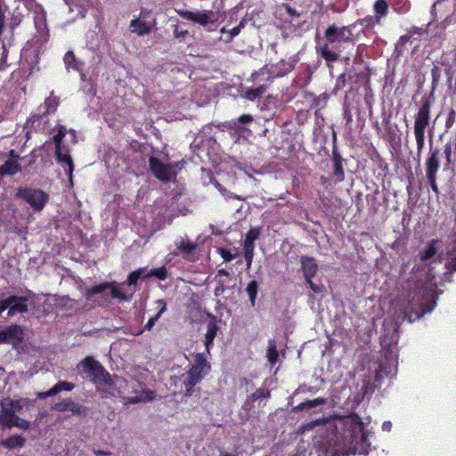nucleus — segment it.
Listing matches in <instances>:
<instances>
[{
    "label": "nucleus",
    "instance_id": "obj_1",
    "mask_svg": "<svg viewBox=\"0 0 456 456\" xmlns=\"http://www.w3.org/2000/svg\"><path fill=\"white\" fill-rule=\"evenodd\" d=\"M316 430L313 436L314 444L320 450L354 448L368 442V431L362 419L356 414L341 416L338 414L317 418L300 425L297 434L303 435Z\"/></svg>",
    "mask_w": 456,
    "mask_h": 456
},
{
    "label": "nucleus",
    "instance_id": "obj_2",
    "mask_svg": "<svg viewBox=\"0 0 456 456\" xmlns=\"http://www.w3.org/2000/svg\"><path fill=\"white\" fill-rule=\"evenodd\" d=\"M435 274L429 270L426 273L425 281H418L413 289H411L407 297L399 300L395 306V321L398 325L404 320L409 322H415L425 314L430 313L436 306Z\"/></svg>",
    "mask_w": 456,
    "mask_h": 456
},
{
    "label": "nucleus",
    "instance_id": "obj_3",
    "mask_svg": "<svg viewBox=\"0 0 456 456\" xmlns=\"http://www.w3.org/2000/svg\"><path fill=\"white\" fill-rule=\"evenodd\" d=\"M354 26L338 27L332 24L324 32V37L317 43L316 52L328 63L338 60L345 43H354L356 37L354 34Z\"/></svg>",
    "mask_w": 456,
    "mask_h": 456
},
{
    "label": "nucleus",
    "instance_id": "obj_4",
    "mask_svg": "<svg viewBox=\"0 0 456 456\" xmlns=\"http://www.w3.org/2000/svg\"><path fill=\"white\" fill-rule=\"evenodd\" d=\"M77 370L97 385H107L110 387L119 389L125 384L121 378L118 376L111 377L104 367L91 356L86 357L77 364Z\"/></svg>",
    "mask_w": 456,
    "mask_h": 456
},
{
    "label": "nucleus",
    "instance_id": "obj_5",
    "mask_svg": "<svg viewBox=\"0 0 456 456\" xmlns=\"http://www.w3.org/2000/svg\"><path fill=\"white\" fill-rule=\"evenodd\" d=\"M210 363L203 354H197L191 368L182 376L181 381L184 385V395H190V391L209 371Z\"/></svg>",
    "mask_w": 456,
    "mask_h": 456
},
{
    "label": "nucleus",
    "instance_id": "obj_6",
    "mask_svg": "<svg viewBox=\"0 0 456 456\" xmlns=\"http://www.w3.org/2000/svg\"><path fill=\"white\" fill-rule=\"evenodd\" d=\"M107 290L110 291L111 298L118 299L120 302L130 301L135 292L134 288H125L124 284L117 286L114 282H104L86 289L85 297L89 300L93 296Z\"/></svg>",
    "mask_w": 456,
    "mask_h": 456
},
{
    "label": "nucleus",
    "instance_id": "obj_7",
    "mask_svg": "<svg viewBox=\"0 0 456 456\" xmlns=\"http://www.w3.org/2000/svg\"><path fill=\"white\" fill-rule=\"evenodd\" d=\"M430 122V103L425 102L419 109L414 120V135L417 142L418 155L420 156L425 144V131Z\"/></svg>",
    "mask_w": 456,
    "mask_h": 456
},
{
    "label": "nucleus",
    "instance_id": "obj_8",
    "mask_svg": "<svg viewBox=\"0 0 456 456\" xmlns=\"http://www.w3.org/2000/svg\"><path fill=\"white\" fill-rule=\"evenodd\" d=\"M67 133L68 132L65 127L61 126L58 130V133L53 136V142L55 143V155L57 160L63 166L69 175V182L72 183L74 165L69 155V150L63 144V138Z\"/></svg>",
    "mask_w": 456,
    "mask_h": 456
},
{
    "label": "nucleus",
    "instance_id": "obj_9",
    "mask_svg": "<svg viewBox=\"0 0 456 456\" xmlns=\"http://www.w3.org/2000/svg\"><path fill=\"white\" fill-rule=\"evenodd\" d=\"M17 196L29 204L36 211L42 210L49 200V195L39 189L19 188Z\"/></svg>",
    "mask_w": 456,
    "mask_h": 456
},
{
    "label": "nucleus",
    "instance_id": "obj_10",
    "mask_svg": "<svg viewBox=\"0 0 456 456\" xmlns=\"http://www.w3.org/2000/svg\"><path fill=\"white\" fill-rule=\"evenodd\" d=\"M295 62V60H291L289 61L281 60L276 64H272L270 66L265 65L263 68H261L258 71L254 72L252 74V78L256 80L258 78L259 76L265 75L268 76V79H273L274 77L285 76L294 69Z\"/></svg>",
    "mask_w": 456,
    "mask_h": 456
},
{
    "label": "nucleus",
    "instance_id": "obj_11",
    "mask_svg": "<svg viewBox=\"0 0 456 456\" xmlns=\"http://www.w3.org/2000/svg\"><path fill=\"white\" fill-rule=\"evenodd\" d=\"M150 168L153 175L160 181L167 183L175 178V168L180 165L179 162L171 165L161 162L155 157H151L149 159Z\"/></svg>",
    "mask_w": 456,
    "mask_h": 456
},
{
    "label": "nucleus",
    "instance_id": "obj_12",
    "mask_svg": "<svg viewBox=\"0 0 456 456\" xmlns=\"http://www.w3.org/2000/svg\"><path fill=\"white\" fill-rule=\"evenodd\" d=\"M1 401L2 411L0 412V429H12L15 426L16 412L20 411L21 405L20 401Z\"/></svg>",
    "mask_w": 456,
    "mask_h": 456
},
{
    "label": "nucleus",
    "instance_id": "obj_13",
    "mask_svg": "<svg viewBox=\"0 0 456 456\" xmlns=\"http://www.w3.org/2000/svg\"><path fill=\"white\" fill-rule=\"evenodd\" d=\"M176 12L183 19L199 23L202 26H206L208 23L215 21L214 12L212 11L191 12L187 10H177Z\"/></svg>",
    "mask_w": 456,
    "mask_h": 456
},
{
    "label": "nucleus",
    "instance_id": "obj_14",
    "mask_svg": "<svg viewBox=\"0 0 456 456\" xmlns=\"http://www.w3.org/2000/svg\"><path fill=\"white\" fill-rule=\"evenodd\" d=\"M23 339L22 329L19 325L0 328V344H17Z\"/></svg>",
    "mask_w": 456,
    "mask_h": 456
},
{
    "label": "nucleus",
    "instance_id": "obj_15",
    "mask_svg": "<svg viewBox=\"0 0 456 456\" xmlns=\"http://www.w3.org/2000/svg\"><path fill=\"white\" fill-rule=\"evenodd\" d=\"M28 299L25 297L10 296L7 297V304L9 305L8 316L12 317L17 314H23L28 312Z\"/></svg>",
    "mask_w": 456,
    "mask_h": 456
},
{
    "label": "nucleus",
    "instance_id": "obj_16",
    "mask_svg": "<svg viewBox=\"0 0 456 456\" xmlns=\"http://www.w3.org/2000/svg\"><path fill=\"white\" fill-rule=\"evenodd\" d=\"M300 262L305 281H310L317 272L316 261L310 256H302Z\"/></svg>",
    "mask_w": 456,
    "mask_h": 456
},
{
    "label": "nucleus",
    "instance_id": "obj_17",
    "mask_svg": "<svg viewBox=\"0 0 456 456\" xmlns=\"http://www.w3.org/2000/svg\"><path fill=\"white\" fill-rule=\"evenodd\" d=\"M10 155L12 158L9 159L4 165L0 166V175H12L20 170V166L18 163L17 156L14 155V151H11Z\"/></svg>",
    "mask_w": 456,
    "mask_h": 456
},
{
    "label": "nucleus",
    "instance_id": "obj_18",
    "mask_svg": "<svg viewBox=\"0 0 456 456\" xmlns=\"http://www.w3.org/2000/svg\"><path fill=\"white\" fill-rule=\"evenodd\" d=\"M26 438L21 435H12L6 439L0 441V446L11 451L25 446Z\"/></svg>",
    "mask_w": 456,
    "mask_h": 456
},
{
    "label": "nucleus",
    "instance_id": "obj_19",
    "mask_svg": "<svg viewBox=\"0 0 456 456\" xmlns=\"http://www.w3.org/2000/svg\"><path fill=\"white\" fill-rule=\"evenodd\" d=\"M375 24H379L378 20H376V18L374 16L369 15L363 19L357 20L350 26H354V34L357 38L360 33H362L364 29L372 28Z\"/></svg>",
    "mask_w": 456,
    "mask_h": 456
},
{
    "label": "nucleus",
    "instance_id": "obj_20",
    "mask_svg": "<svg viewBox=\"0 0 456 456\" xmlns=\"http://www.w3.org/2000/svg\"><path fill=\"white\" fill-rule=\"evenodd\" d=\"M427 166V178H433V175H436V172L439 169V151L434 150L430 151V155L426 163Z\"/></svg>",
    "mask_w": 456,
    "mask_h": 456
},
{
    "label": "nucleus",
    "instance_id": "obj_21",
    "mask_svg": "<svg viewBox=\"0 0 456 456\" xmlns=\"http://www.w3.org/2000/svg\"><path fill=\"white\" fill-rule=\"evenodd\" d=\"M151 24L137 18L131 20L129 28L132 33L138 36H144L151 32Z\"/></svg>",
    "mask_w": 456,
    "mask_h": 456
},
{
    "label": "nucleus",
    "instance_id": "obj_22",
    "mask_svg": "<svg viewBox=\"0 0 456 456\" xmlns=\"http://www.w3.org/2000/svg\"><path fill=\"white\" fill-rule=\"evenodd\" d=\"M260 232L257 228H251L246 234L244 243H243V251L244 252H251L254 253L255 249V241L259 238Z\"/></svg>",
    "mask_w": 456,
    "mask_h": 456
},
{
    "label": "nucleus",
    "instance_id": "obj_23",
    "mask_svg": "<svg viewBox=\"0 0 456 456\" xmlns=\"http://www.w3.org/2000/svg\"><path fill=\"white\" fill-rule=\"evenodd\" d=\"M74 387H75V385L71 382L59 381L51 389L47 390L45 393H41L39 395L41 397L54 396L61 391H63V390L71 391Z\"/></svg>",
    "mask_w": 456,
    "mask_h": 456
},
{
    "label": "nucleus",
    "instance_id": "obj_24",
    "mask_svg": "<svg viewBox=\"0 0 456 456\" xmlns=\"http://www.w3.org/2000/svg\"><path fill=\"white\" fill-rule=\"evenodd\" d=\"M436 243L437 240H431L428 243V248L419 251V259L423 265H428V261L434 258L436 255Z\"/></svg>",
    "mask_w": 456,
    "mask_h": 456
},
{
    "label": "nucleus",
    "instance_id": "obj_25",
    "mask_svg": "<svg viewBox=\"0 0 456 456\" xmlns=\"http://www.w3.org/2000/svg\"><path fill=\"white\" fill-rule=\"evenodd\" d=\"M266 89L267 87L265 85H261L256 88H247L244 91L242 97L248 101L254 102L256 99L261 98L266 92Z\"/></svg>",
    "mask_w": 456,
    "mask_h": 456
},
{
    "label": "nucleus",
    "instance_id": "obj_26",
    "mask_svg": "<svg viewBox=\"0 0 456 456\" xmlns=\"http://www.w3.org/2000/svg\"><path fill=\"white\" fill-rule=\"evenodd\" d=\"M175 246L179 252L187 256L196 249V244L184 238H179L175 240Z\"/></svg>",
    "mask_w": 456,
    "mask_h": 456
},
{
    "label": "nucleus",
    "instance_id": "obj_27",
    "mask_svg": "<svg viewBox=\"0 0 456 456\" xmlns=\"http://www.w3.org/2000/svg\"><path fill=\"white\" fill-rule=\"evenodd\" d=\"M53 408L60 411H71L73 413H76L78 415H80V414H82V412H84V410H82L80 406L75 405L74 401L59 402L54 405Z\"/></svg>",
    "mask_w": 456,
    "mask_h": 456
},
{
    "label": "nucleus",
    "instance_id": "obj_28",
    "mask_svg": "<svg viewBox=\"0 0 456 456\" xmlns=\"http://www.w3.org/2000/svg\"><path fill=\"white\" fill-rule=\"evenodd\" d=\"M375 18L378 23H380L382 18L386 17L388 12V5L386 0H377L374 4Z\"/></svg>",
    "mask_w": 456,
    "mask_h": 456
},
{
    "label": "nucleus",
    "instance_id": "obj_29",
    "mask_svg": "<svg viewBox=\"0 0 456 456\" xmlns=\"http://www.w3.org/2000/svg\"><path fill=\"white\" fill-rule=\"evenodd\" d=\"M216 332H217V327L216 324L208 325L207 332L205 334V341H204L208 354H209V349L213 345V341L216 336Z\"/></svg>",
    "mask_w": 456,
    "mask_h": 456
},
{
    "label": "nucleus",
    "instance_id": "obj_30",
    "mask_svg": "<svg viewBox=\"0 0 456 456\" xmlns=\"http://www.w3.org/2000/svg\"><path fill=\"white\" fill-rule=\"evenodd\" d=\"M252 121H253V117L251 115L243 114L239 118L232 119L229 123V126L232 129L240 130V129H243V127L241 126L242 125L249 124Z\"/></svg>",
    "mask_w": 456,
    "mask_h": 456
},
{
    "label": "nucleus",
    "instance_id": "obj_31",
    "mask_svg": "<svg viewBox=\"0 0 456 456\" xmlns=\"http://www.w3.org/2000/svg\"><path fill=\"white\" fill-rule=\"evenodd\" d=\"M140 278H148L146 268H139L129 274L127 279L128 287L134 286Z\"/></svg>",
    "mask_w": 456,
    "mask_h": 456
},
{
    "label": "nucleus",
    "instance_id": "obj_32",
    "mask_svg": "<svg viewBox=\"0 0 456 456\" xmlns=\"http://www.w3.org/2000/svg\"><path fill=\"white\" fill-rule=\"evenodd\" d=\"M333 168L334 176L337 177L338 181H342L344 179V169L341 157L338 155H334L333 157Z\"/></svg>",
    "mask_w": 456,
    "mask_h": 456
},
{
    "label": "nucleus",
    "instance_id": "obj_33",
    "mask_svg": "<svg viewBox=\"0 0 456 456\" xmlns=\"http://www.w3.org/2000/svg\"><path fill=\"white\" fill-rule=\"evenodd\" d=\"M266 356L268 362L272 365H274L278 362L279 353L277 351L276 345L273 340H270L268 343Z\"/></svg>",
    "mask_w": 456,
    "mask_h": 456
},
{
    "label": "nucleus",
    "instance_id": "obj_34",
    "mask_svg": "<svg viewBox=\"0 0 456 456\" xmlns=\"http://www.w3.org/2000/svg\"><path fill=\"white\" fill-rule=\"evenodd\" d=\"M157 303L160 305V309L159 310L158 314L155 316L150 318V320L144 326V330H151L152 327L155 325L156 322L167 310L166 304L162 300H159Z\"/></svg>",
    "mask_w": 456,
    "mask_h": 456
},
{
    "label": "nucleus",
    "instance_id": "obj_35",
    "mask_svg": "<svg viewBox=\"0 0 456 456\" xmlns=\"http://www.w3.org/2000/svg\"><path fill=\"white\" fill-rule=\"evenodd\" d=\"M327 401H305L295 406L296 411L316 409L317 407L324 404Z\"/></svg>",
    "mask_w": 456,
    "mask_h": 456
},
{
    "label": "nucleus",
    "instance_id": "obj_36",
    "mask_svg": "<svg viewBox=\"0 0 456 456\" xmlns=\"http://www.w3.org/2000/svg\"><path fill=\"white\" fill-rule=\"evenodd\" d=\"M257 289H258V285L256 281H251L246 288V291L248 295L249 301H250V304L252 306H254L256 305Z\"/></svg>",
    "mask_w": 456,
    "mask_h": 456
},
{
    "label": "nucleus",
    "instance_id": "obj_37",
    "mask_svg": "<svg viewBox=\"0 0 456 456\" xmlns=\"http://www.w3.org/2000/svg\"><path fill=\"white\" fill-rule=\"evenodd\" d=\"M64 62L66 64V67L68 69H80V64L79 62L77 61L73 52L69 51L68 52L65 56H64Z\"/></svg>",
    "mask_w": 456,
    "mask_h": 456
},
{
    "label": "nucleus",
    "instance_id": "obj_38",
    "mask_svg": "<svg viewBox=\"0 0 456 456\" xmlns=\"http://www.w3.org/2000/svg\"><path fill=\"white\" fill-rule=\"evenodd\" d=\"M59 104L58 99L53 96L50 95L45 102L44 107L45 109L44 113H50L55 111Z\"/></svg>",
    "mask_w": 456,
    "mask_h": 456
},
{
    "label": "nucleus",
    "instance_id": "obj_39",
    "mask_svg": "<svg viewBox=\"0 0 456 456\" xmlns=\"http://www.w3.org/2000/svg\"><path fill=\"white\" fill-rule=\"evenodd\" d=\"M146 273H148V278L151 277V276H155L161 281L166 280L167 277V270L165 266H162V267H159L157 269H152L150 271H148L146 269Z\"/></svg>",
    "mask_w": 456,
    "mask_h": 456
},
{
    "label": "nucleus",
    "instance_id": "obj_40",
    "mask_svg": "<svg viewBox=\"0 0 456 456\" xmlns=\"http://www.w3.org/2000/svg\"><path fill=\"white\" fill-rule=\"evenodd\" d=\"M379 368L380 371L379 373L375 374V382L379 381L382 379L383 375H386L388 377V376H393L395 373V371H394L392 370V368H390L389 370H387V367H386L385 363L379 364Z\"/></svg>",
    "mask_w": 456,
    "mask_h": 456
},
{
    "label": "nucleus",
    "instance_id": "obj_41",
    "mask_svg": "<svg viewBox=\"0 0 456 456\" xmlns=\"http://www.w3.org/2000/svg\"><path fill=\"white\" fill-rule=\"evenodd\" d=\"M15 426L16 428H19L22 430H28L30 428V422L28 420H25L21 418H20L18 415H16L15 418Z\"/></svg>",
    "mask_w": 456,
    "mask_h": 456
},
{
    "label": "nucleus",
    "instance_id": "obj_42",
    "mask_svg": "<svg viewBox=\"0 0 456 456\" xmlns=\"http://www.w3.org/2000/svg\"><path fill=\"white\" fill-rule=\"evenodd\" d=\"M444 154L448 163L456 161V159H454V151L452 152V145L450 142L445 145Z\"/></svg>",
    "mask_w": 456,
    "mask_h": 456
},
{
    "label": "nucleus",
    "instance_id": "obj_43",
    "mask_svg": "<svg viewBox=\"0 0 456 456\" xmlns=\"http://www.w3.org/2000/svg\"><path fill=\"white\" fill-rule=\"evenodd\" d=\"M218 253L224 261H231L235 257L229 250L225 248H218Z\"/></svg>",
    "mask_w": 456,
    "mask_h": 456
},
{
    "label": "nucleus",
    "instance_id": "obj_44",
    "mask_svg": "<svg viewBox=\"0 0 456 456\" xmlns=\"http://www.w3.org/2000/svg\"><path fill=\"white\" fill-rule=\"evenodd\" d=\"M189 35L187 29H180L177 26L174 29V36L177 39H183Z\"/></svg>",
    "mask_w": 456,
    "mask_h": 456
},
{
    "label": "nucleus",
    "instance_id": "obj_45",
    "mask_svg": "<svg viewBox=\"0 0 456 456\" xmlns=\"http://www.w3.org/2000/svg\"><path fill=\"white\" fill-rule=\"evenodd\" d=\"M281 9H284L285 12L290 15L291 17H299V13L297 12L296 9L292 8L289 4H282L281 5Z\"/></svg>",
    "mask_w": 456,
    "mask_h": 456
},
{
    "label": "nucleus",
    "instance_id": "obj_46",
    "mask_svg": "<svg viewBox=\"0 0 456 456\" xmlns=\"http://www.w3.org/2000/svg\"><path fill=\"white\" fill-rule=\"evenodd\" d=\"M448 255L450 261L447 263V265L449 268H452L454 271H456V249L449 251Z\"/></svg>",
    "mask_w": 456,
    "mask_h": 456
},
{
    "label": "nucleus",
    "instance_id": "obj_47",
    "mask_svg": "<svg viewBox=\"0 0 456 456\" xmlns=\"http://www.w3.org/2000/svg\"><path fill=\"white\" fill-rule=\"evenodd\" d=\"M455 118H456V112L454 110H451L448 114L446 122H445L446 127H448V128L451 127L453 125V123L455 122Z\"/></svg>",
    "mask_w": 456,
    "mask_h": 456
},
{
    "label": "nucleus",
    "instance_id": "obj_48",
    "mask_svg": "<svg viewBox=\"0 0 456 456\" xmlns=\"http://www.w3.org/2000/svg\"><path fill=\"white\" fill-rule=\"evenodd\" d=\"M241 27H242V24L240 23L239 26L234 27L233 28L229 30L230 36H229L228 41H232L234 37H236L240 34Z\"/></svg>",
    "mask_w": 456,
    "mask_h": 456
},
{
    "label": "nucleus",
    "instance_id": "obj_49",
    "mask_svg": "<svg viewBox=\"0 0 456 456\" xmlns=\"http://www.w3.org/2000/svg\"><path fill=\"white\" fill-rule=\"evenodd\" d=\"M7 50L4 46V45H3L2 46V51H1V56H0V66H5L6 64V61H7Z\"/></svg>",
    "mask_w": 456,
    "mask_h": 456
},
{
    "label": "nucleus",
    "instance_id": "obj_50",
    "mask_svg": "<svg viewBox=\"0 0 456 456\" xmlns=\"http://www.w3.org/2000/svg\"><path fill=\"white\" fill-rule=\"evenodd\" d=\"M244 257L247 263V269H249L253 262L254 253L244 252Z\"/></svg>",
    "mask_w": 456,
    "mask_h": 456
},
{
    "label": "nucleus",
    "instance_id": "obj_51",
    "mask_svg": "<svg viewBox=\"0 0 456 456\" xmlns=\"http://www.w3.org/2000/svg\"><path fill=\"white\" fill-rule=\"evenodd\" d=\"M373 387L370 385H366L364 391L362 393V399L370 397L372 395Z\"/></svg>",
    "mask_w": 456,
    "mask_h": 456
},
{
    "label": "nucleus",
    "instance_id": "obj_52",
    "mask_svg": "<svg viewBox=\"0 0 456 456\" xmlns=\"http://www.w3.org/2000/svg\"><path fill=\"white\" fill-rule=\"evenodd\" d=\"M307 284L310 286L311 289L315 292V293H321L322 291V287L321 286H318L316 284H314L312 281V279L310 280V281H306Z\"/></svg>",
    "mask_w": 456,
    "mask_h": 456
},
{
    "label": "nucleus",
    "instance_id": "obj_53",
    "mask_svg": "<svg viewBox=\"0 0 456 456\" xmlns=\"http://www.w3.org/2000/svg\"><path fill=\"white\" fill-rule=\"evenodd\" d=\"M8 307H9V305L7 304V297L6 298H3L2 297H0V314L4 311L8 309Z\"/></svg>",
    "mask_w": 456,
    "mask_h": 456
},
{
    "label": "nucleus",
    "instance_id": "obj_54",
    "mask_svg": "<svg viewBox=\"0 0 456 456\" xmlns=\"http://www.w3.org/2000/svg\"><path fill=\"white\" fill-rule=\"evenodd\" d=\"M428 181L432 190L434 191L437 192L438 189H437V185H436V175H433L432 179L428 178Z\"/></svg>",
    "mask_w": 456,
    "mask_h": 456
},
{
    "label": "nucleus",
    "instance_id": "obj_55",
    "mask_svg": "<svg viewBox=\"0 0 456 456\" xmlns=\"http://www.w3.org/2000/svg\"><path fill=\"white\" fill-rule=\"evenodd\" d=\"M411 38V36L409 35H404V36H402L398 41V45H404Z\"/></svg>",
    "mask_w": 456,
    "mask_h": 456
},
{
    "label": "nucleus",
    "instance_id": "obj_56",
    "mask_svg": "<svg viewBox=\"0 0 456 456\" xmlns=\"http://www.w3.org/2000/svg\"><path fill=\"white\" fill-rule=\"evenodd\" d=\"M392 428V423L391 421H384L382 424V430L389 432Z\"/></svg>",
    "mask_w": 456,
    "mask_h": 456
},
{
    "label": "nucleus",
    "instance_id": "obj_57",
    "mask_svg": "<svg viewBox=\"0 0 456 456\" xmlns=\"http://www.w3.org/2000/svg\"><path fill=\"white\" fill-rule=\"evenodd\" d=\"M94 454L96 456H110V452L102 450H94Z\"/></svg>",
    "mask_w": 456,
    "mask_h": 456
},
{
    "label": "nucleus",
    "instance_id": "obj_58",
    "mask_svg": "<svg viewBox=\"0 0 456 456\" xmlns=\"http://www.w3.org/2000/svg\"><path fill=\"white\" fill-rule=\"evenodd\" d=\"M224 291V284L223 282H220V284L215 289V295L219 296Z\"/></svg>",
    "mask_w": 456,
    "mask_h": 456
},
{
    "label": "nucleus",
    "instance_id": "obj_59",
    "mask_svg": "<svg viewBox=\"0 0 456 456\" xmlns=\"http://www.w3.org/2000/svg\"><path fill=\"white\" fill-rule=\"evenodd\" d=\"M217 276H229V273L225 269H220L217 272Z\"/></svg>",
    "mask_w": 456,
    "mask_h": 456
},
{
    "label": "nucleus",
    "instance_id": "obj_60",
    "mask_svg": "<svg viewBox=\"0 0 456 456\" xmlns=\"http://www.w3.org/2000/svg\"><path fill=\"white\" fill-rule=\"evenodd\" d=\"M220 456H237V455L234 454V453H232V452L221 451L220 452Z\"/></svg>",
    "mask_w": 456,
    "mask_h": 456
},
{
    "label": "nucleus",
    "instance_id": "obj_61",
    "mask_svg": "<svg viewBox=\"0 0 456 456\" xmlns=\"http://www.w3.org/2000/svg\"><path fill=\"white\" fill-rule=\"evenodd\" d=\"M69 134H70V137H71V142L72 143H75L76 142V134H75V132L70 130L69 131Z\"/></svg>",
    "mask_w": 456,
    "mask_h": 456
},
{
    "label": "nucleus",
    "instance_id": "obj_62",
    "mask_svg": "<svg viewBox=\"0 0 456 456\" xmlns=\"http://www.w3.org/2000/svg\"><path fill=\"white\" fill-rule=\"evenodd\" d=\"M266 396H270L269 392H266V395H265L264 393H262L261 395H255L254 399H259L260 397H266Z\"/></svg>",
    "mask_w": 456,
    "mask_h": 456
},
{
    "label": "nucleus",
    "instance_id": "obj_63",
    "mask_svg": "<svg viewBox=\"0 0 456 456\" xmlns=\"http://www.w3.org/2000/svg\"><path fill=\"white\" fill-rule=\"evenodd\" d=\"M210 228L212 229V233L213 234H216V235H220L221 234V232L218 231V230H215L213 225H211Z\"/></svg>",
    "mask_w": 456,
    "mask_h": 456
},
{
    "label": "nucleus",
    "instance_id": "obj_64",
    "mask_svg": "<svg viewBox=\"0 0 456 456\" xmlns=\"http://www.w3.org/2000/svg\"><path fill=\"white\" fill-rule=\"evenodd\" d=\"M434 262L442 263V256H438L434 260Z\"/></svg>",
    "mask_w": 456,
    "mask_h": 456
}]
</instances>
